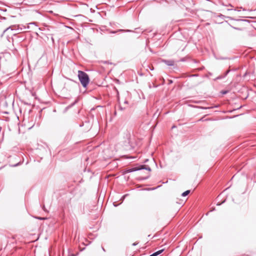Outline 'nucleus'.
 Returning <instances> with one entry per match:
<instances>
[{
    "mask_svg": "<svg viewBox=\"0 0 256 256\" xmlns=\"http://www.w3.org/2000/svg\"><path fill=\"white\" fill-rule=\"evenodd\" d=\"M78 79L84 88H86L90 82V78L88 74L82 70L78 71Z\"/></svg>",
    "mask_w": 256,
    "mask_h": 256,
    "instance_id": "f257e3e1",
    "label": "nucleus"
},
{
    "mask_svg": "<svg viewBox=\"0 0 256 256\" xmlns=\"http://www.w3.org/2000/svg\"><path fill=\"white\" fill-rule=\"evenodd\" d=\"M162 62L166 64V65L169 66H173L174 64V60H162Z\"/></svg>",
    "mask_w": 256,
    "mask_h": 256,
    "instance_id": "f03ea898",
    "label": "nucleus"
},
{
    "mask_svg": "<svg viewBox=\"0 0 256 256\" xmlns=\"http://www.w3.org/2000/svg\"><path fill=\"white\" fill-rule=\"evenodd\" d=\"M163 250H158V251L154 252L153 254H152L150 256H156L160 254H161L163 252Z\"/></svg>",
    "mask_w": 256,
    "mask_h": 256,
    "instance_id": "7ed1b4c3",
    "label": "nucleus"
},
{
    "mask_svg": "<svg viewBox=\"0 0 256 256\" xmlns=\"http://www.w3.org/2000/svg\"><path fill=\"white\" fill-rule=\"evenodd\" d=\"M190 192V190H188L184 192L182 194V196H186L187 195H188Z\"/></svg>",
    "mask_w": 256,
    "mask_h": 256,
    "instance_id": "20e7f679",
    "label": "nucleus"
},
{
    "mask_svg": "<svg viewBox=\"0 0 256 256\" xmlns=\"http://www.w3.org/2000/svg\"><path fill=\"white\" fill-rule=\"evenodd\" d=\"M35 24H36V22H30V23L28 24V29L30 28V25H35Z\"/></svg>",
    "mask_w": 256,
    "mask_h": 256,
    "instance_id": "39448f33",
    "label": "nucleus"
},
{
    "mask_svg": "<svg viewBox=\"0 0 256 256\" xmlns=\"http://www.w3.org/2000/svg\"><path fill=\"white\" fill-rule=\"evenodd\" d=\"M126 108V107L124 106V107L122 108L120 104V108L121 110H123L125 109Z\"/></svg>",
    "mask_w": 256,
    "mask_h": 256,
    "instance_id": "423d86ee",
    "label": "nucleus"
},
{
    "mask_svg": "<svg viewBox=\"0 0 256 256\" xmlns=\"http://www.w3.org/2000/svg\"><path fill=\"white\" fill-rule=\"evenodd\" d=\"M222 5L224 6H230V7H233V6L231 4H228V5H226V4H222Z\"/></svg>",
    "mask_w": 256,
    "mask_h": 256,
    "instance_id": "0eeeda50",
    "label": "nucleus"
},
{
    "mask_svg": "<svg viewBox=\"0 0 256 256\" xmlns=\"http://www.w3.org/2000/svg\"><path fill=\"white\" fill-rule=\"evenodd\" d=\"M124 104H128V100H124Z\"/></svg>",
    "mask_w": 256,
    "mask_h": 256,
    "instance_id": "6e6552de",
    "label": "nucleus"
},
{
    "mask_svg": "<svg viewBox=\"0 0 256 256\" xmlns=\"http://www.w3.org/2000/svg\"><path fill=\"white\" fill-rule=\"evenodd\" d=\"M38 219L39 220H44V219H46V218H38Z\"/></svg>",
    "mask_w": 256,
    "mask_h": 256,
    "instance_id": "1a4fd4ad",
    "label": "nucleus"
},
{
    "mask_svg": "<svg viewBox=\"0 0 256 256\" xmlns=\"http://www.w3.org/2000/svg\"><path fill=\"white\" fill-rule=\"evenodd\" d=\"M234 28V29H236V30H240V28H234V27H232Z\"/></svg>",
    "mask_w": 256,
    "mask_h": 256,
    "instance_id": "9d476101",
    "label": "nucleus"
},
{
    "mask_svg": "<svg viewBox=\"0 0 256 256\" xmlns=\"http://www.w3.org/2000/svg\"><path fill=\"white\" fill-rule=\"evenodd\" d=\"M227 10H232V8H228Z\"/></svg>",
    "mask_w": 256,
    "mask_h": 256,
    "instance_id": "9b49d317",
    "label": "nucleus"
},
{
    "mask_svg": "<svg viewBox=\"0 0 256 256\" xmlns=\"http://www.w3.org/2000/svg\"><path fill=\"white\" fill-rule=\"evenodd\" d=\"M230 72V70H228V71L226 72V74H227L228 73V72Z\"/></svg>",
    "mask_w": 256,
    "mask_h": 256,
    "instance_id": "f8f14e48",
    "label": "nucleus"
},
{
    "mask_svg": "<svg viewBox=\"0 0 256 256\" xmlns=\"http://www.w3.org/2000/svg\"><path fill=\"white\" fill-rule=\"evenodd\" d=\"M102 250H103L104 251H105V250H104V248H102Z\"/></svg>",
    "mask_w": 256,
    "mask_h": 256,
    "instance_id": "ddd939ff",
    "label": "nucleus"
},
{
    "mask_svg": "<svg viewBox=\"0 0 256 256\" xmlns=\"http://www.w3.org/2000/svg\"><path fill=\"white\" fill-rule=\"evenodd\" d=\"M72 256H73V255H72Z\"/></svg>",
    "mask_w": 256,
    "mask_h": 256,
    "instance_id": "4468645a",
    "label": "nucleus"
}]
</instances>
